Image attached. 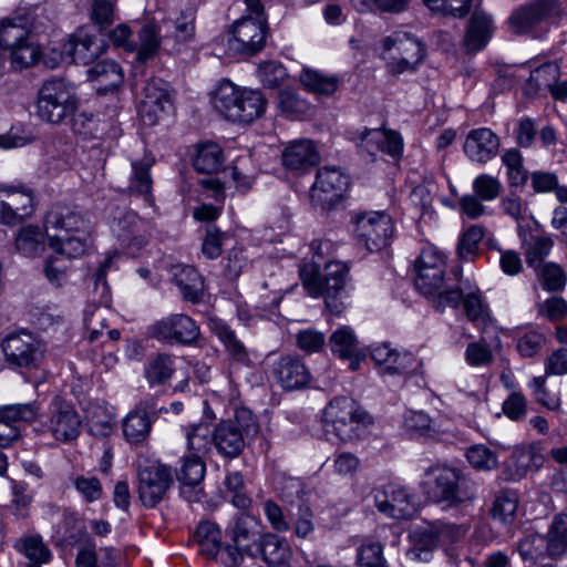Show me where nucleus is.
Returning a JSON list of instances; mask_svg holds the SVG:
<instances>
[{
    "mask_svg": "<svg viewBox=\"0 0 567 567\" xmlns=\"http://www.w3.org/2000/svg\"><path fill=\"white\" fill-rule=\"evenodd\" d=\"M445 268L416 270L415 287L425 297H434L433 305L437 310L446 307L456 308L461 303L460 288H447L444 281Z\"/></svg>",
    "mask_w": 567,
    "mask_h": 567,
    "instance_id": "12",
    "label": "nucleus"
},
{
    "mask_svg": "<svg viewBox=\"0 0 567 567\" xmlns=\"http://www.w3.org/2000/svg\"><path fill=\"white\" fill-rule=\"evenodd\" d=\"M138 498L147 508L156 507L165 497L173 484L169 466L159 462H145L138 465Z\"/></svg>",
    "mask_w": 567,
    "mask_h": 567,
    "instance_id": "9",
    "label": "nucleus"
},
{
    "mask_svg": "<svg viewBox=\"0 0 567 567\" xmlns=\"http://www.w3.org/2000/svg\"><path fill=\"white\" fill-rule=\"evenodd\" d=\"M349 267L341 261L328 262L323 270L315 262L305 264L300 268L303 287L312 297H324L326 306L333 315H340L346 309V282Z\"/></svg>",
    "mask_w": 567,
    "mask_h": 567,
    "instance_id": "1",
    "label": "nucleus"
},
{
    "mask_svg": "<svg viewBox=\"0 0 567 567\" xmlns=\"http://www.w3.org/2000/svg\"><path fill=\"white\" fill-rule=\"evenodd\" d=\"M187 447L193 455L207 453L213 447V430L208 424L198 423L189 427L186 434Z\"/></svg>",
    "mask_w": 567,
    "mask_h": 567,
    "instance_id": "51",
    "label": "nucleus"
},
{
    "mask_svg": "<svg viewBox=\"0 0 567 567\" xmlns=\"http://www.w3.org/2000/svg\"><path fill=\"white\" fill-rule=\"evenodd\" d=\"M0 190L6 199L17 212L18 217L22 221L24 218L31 216L33 213V194L27 188H17L13 186L1 187Z\"/></svg>",
    "mask_w": 567,
    "mask_h": 567,
    "instance_id": "48",
    "label": "nucleus"
},
{
    "mask_svg": "<svg viewBox=\"0 0 567 567\" xmlns=\"http://www.w3.org/2000/svg\"><path fill=\"white\" fill-rule=\"evenodd\" d=\"M171 37L168 34L162 37L161 29L154 22L144 23L137 32L136 43V60L144 63L155 58L161 48L173 53L177 50L175 44H171Z\"/></svg>",
    "mask_w": 567,
    "mask_h": 567,
    "instance_id": "21",
    "label": "nucleus"
},
{
    "mask_svg": "<svg viewBox=\"0 0 567 567\" xmlns=\"http://www.w3.org/2000/svg\"><path fill=\"white\" fill-rule=\"evenodd\" d=\"M276 489L285 502L292 504L302 497L305 484L299 478L281 476L276 482Z\"/></svg>",
    "mask_w": 567,
    "mask_h": 567,
    "instance_id": "63",
    "label": "nucleus"
},
{
    "mask_svg": "<svg viewBox=\"0 0 567 567\" xmlns=\"http://www.w3.org/2000/svg\"><path fill=\"white\" fill-rule=\"evenodd\" d=\"M386 70L392 75L413 72L425 56V45L416 37L395 31L382 41Z\"/></svg>",
    "mask_w": 567,
    "mask_h": 567,
    "instance_id": "5",
    "label": "nucleus"
},
{
    "mask_svg": "<svg viewBox=\"0 0 567 567\" xmlns=\"http://www.w3.org/2000/svg\"><path fill=\"white\" fill-rule=\"evenodd\" d=\"M171 275L184 300L193 303L202 300L204 279L197 269L188 265H174L171 268Z\"/></svg>",
    "mask_w": 567,
    "mask_h": 567,
    "instance_id": "28",
    "label": "nucleus"
},
{
    "mask_svg": "<svg viewBox=\"0 0 567 567\" xmlns=\"http://www.w3.org/2000/svg\"><path fill=\"white\" fill-rule=\"evenodd\" d=\"M89 76L99 84V90L110 92L122 85L124 75L121 66L109 60L96 62L89 70Z\"/></svg>",
    "mask_w": 567,
    "mask_h": 567,
    "instance_id": "35",
    "label": "nucleus"
},
{
    "mask_svg": "<svg viewBox=\"0 0 567 567\" xmlns=\"http://www.w3.org/2000/svg\"><path fill=\"white\" fill-rule=\"evenodd\" d=\"M205 464L198 455L183 457L182 465L176 472L182 484L199 485L204 480Z\"/></svg>",
    "mask_w": 567,
    "mask_h": 567,
    "instance_id": "55",
    "label": "nucleus"
},
{
    "mask_svg": "<svg viewBox=\"0 0 567 567\" xmlns=\"http://www.w3.org/2000/svg\"><path fill=\"white\" fill-rule=\"evenodd\" d=\"M276 380L287 390L306 386L310 381V373L305 363L295 357L286 355L274 364Z\"/></svg>",
    "mask_w": 567,
    "mask_h": 567,
    "instance_id": "27",
    "label": "nucleus"
},
{
    "mask_svg": "<svg viewBox=\"0 0 567 567\" xmlns=\"http://www.w3.org/2000/svg\"><path fill=\"white\" fill-rule=\"evenodd\" d=\"M371 357L377 364L385 365L386 372L391 374L410 373L416 367L415 360L410 353L401 354L385 343L373 347Z\"/></svg>",
    "mask_w": 567,
    "mask_h": 567,
    "instance_id": "30",
    "label": "nucleus"
},
{
    "mask_svg": "<svg viewBox=\"0 0 567 567\" xmlns=\"http://www.w3.org/2000/svg\"><path fill=\"white\" fill-rule=\"evenodd\" d=\"M70 482L89 504L100 501L103 496L102 483L96 476L73 474L70 476Z\"/></svg>",
    "mask_w": 567,
    "mask_h": 567,
    "instance_id": "52",
    "label": "nucleus"
},
{
    "mask_svg": "<svg viewBox=\"0 0 567 567\" xmlns=\"http://www.w3.org/2000/svg\"><path fill=\"white\" fill-rule=\"evenodd\" d=\"M512 461L515 466L514 478H522L527 472L540 467L544 458L534 447L526 446L516 450L512 456Z\"/></svg>",
    "mask_w": 567,
    "mask_h": 567,
    "instance_id": "53",
    "label": "nucleus"
},
{
    "mask_svg": "<svg viewBox=\"0 0 567 567\" xmlns=\"http://www.w3.org/2000/svg\"><path fill=\"white\" fill-rule=\"evenodd\" d=\"M369 414L351 398L332 399L323 411V430L341 442L360 436L362 426L370 424Z\"/></svg>",
    "mask_w": 567,
    "mask_h": 567,
    "instance_id": "4",
    "label": "nucleus"
},
{
    "mask_svg": "<svg viewBox=\"0 0 567 567\" xmlns=\"http://www.w3.org/2000/svg\"><path fill=\"white\" fill-rule=\"evenodd\" d=\"M357 565L358 567H388L381 543L365 540L358 548Z\"/></svg>",
    "mask_w": 567,
    "mask_h": 567,
    "instance_id": "56",
    "label": "nucleus"
},
{
    "mask_svg": "<svg viewBox=\"0 0 567 567\" xmlns=\"http://www.w3.org/2000/svg\"><path fill=\"white\" fill-rule=\"evenodd\" d=\"M50 413L49 429L55 440L71 442L78 437L81 420L72 404L55 398Z\"/></svg>",
    "mask_w": 567,
    "mask_h": 567,
    "instance_id": "14",
    "label": "nucleus"
},
{
    "mask_svg": "<svg viewBox=\"0 0 567 567\" xmlns=\"http://www.w3.org/2000/svg\"><path fill=\"white\" fill-rule=\"evenodd\" d=\"M359 147L370 155L380 151L396 162L403 153V140L394 131L370 130L361 136Z\"/></svg>",
    "mask_w": 567,
    "mask_h": 567,
    "instance_id": "24",
    "label": "nucleus"
},
{
    "mask_svg": "<svg viewBox=\"0 0 567 567\" xmlns=\"http://www.w3.org/2000/svg\"><path fill=\"white\" fill-rule=\"evenodd\" d=\"M494 355L484 341L471 342L465 350V360L471 367H486L493 362Z\"/></svg>",
    "mask_w": 567,
    "mask_h": 567,
    "instance_id": "62",
    "label": "nucleus"
},
{
    "mask_svg": "<svg viewBox=\"0 0 567 567\" xmlns=\"http://www.w3.org/2000/svg\"><path fill=\"white\" fill-rule=\"evenodd\" d=\"M299 79L307 91L321 96L332 95L340 84L338 76L327 75L311 69H303Z\"/></svg>",
    "mask_w": 567,
    "mask_h": 567,
    "instance_id": "38",
    "label": "nucleus"
},
{
    "mask_svg": "<svg viewBox=\"0 0 567 567\" xmlns=\"http://www.w3.org/2000/svg\"><path fill=\"white\" fill-rule=\"evenodd\" d=\"M472 187L474 194L485 202L495 200L503 188L499 179L488 174H481L475 177Z\"/></svg>",
    "mask_w": 567,
    "mask_h": 567,
    "instance_id": "60",
    "label": "nucleus"
},
{
    "mask_svg": "<svg viewBox=\"0 0 567 567\" xmlns=\"http://www.w3.org/2000/svg\"><path fill=\"white\" fill-rule=\"evenodd\" d=\"M254 551L255 554L259 553L262 556V559L268 565L272 566L286 563L290 556L289 548L285 540L270 533L260 537L254 548Z\"/></svg>",
    "mask_w": 567,
    "mask_h": 567,
    "instance_id": "36",
    "label": "nucleus"
},
{
    "mask_svg": "<svg viewBox=\"0 0 567 567\" xmlns=\"http://www.w3.org/2000/svg\"><path fill=\"white\" fill-rule=\"evenodd\" d=\"M538 313L550 321L561 320L567 316V301L554 296L537 305Z\"/></svg>",
    "mask_w": 567,
    "mask_h": 567,
    "instance_id": "64",
    "label": "nucleus"
},
{
    "mask_svg": "<svg viewBox=\"0 0 567 567\" xmlns=\"http://www.w3.org/2000/svg\"><path fill=\"white\" fill-rule=\"evenodd\" d=\"M245 445L244 427L237 421L220 422L213 430V447L226 458L238 457Z\"/></svg>",
    "mask_w": 567,
    "mask_h": 567,
    "instance_id": "20",
    "label": "nucleus"
},
{
    "mask_svg": "<svg viewBox=\"0 0 567 567\" xmlns=\"http://www.w3.org/2000/svg\"><path fill=\"white\" fill-rule=\"evenodd\" d=\"M240 96L241 100L238 106L239 116L236 122L250 123L265 112L266 100L261 92L243 89Z\"/></svg>",
    "mask_w": 567,
    "mask_h": 567,
    "instance_id": "44",
    "label": "nucleus"
},
{
    "mask_svg": "<svg viewBox=\"0 0 567 567\" xmlns=\"http://www.w3.org/2000/svg\"><path fill=\"white\" fill-rule=\"evenodd\" d=\"M155 159L152 156H144L131 163L132 172L128 177L127 190L132 195L142 196L147 204L153 203V179L151 168Z\"/></svg>",
    "mask_w": 567,
    "mask_h": 567,
    "instance_id": "29",
    "label": "nucleus"
},
{
    "mask_svg": "<svg viewBox=\"0 0 567 567\" xmlns=\"http://www.w3.org/2000/svg\"><path fill=\"white\" fill-rule=\"evenodd\" d=\"M30 35L29 30L21 23L4 21L0 25V47L12 50Z\"/></svg>",
    "mask_w": 567,
    "mask_h": 567,
    "instance_id": "58",
    "label": "nucleus"
},
{
    "mask_svg": "<svg viewBox=\"0 0 567 567\" xmlns=\"http://www.w3.org/2000/svg\"><path fill=\"white\" fill-rule=\"evenodd\" d=\"M1 348L6 362L13 369L37 368L44 354L41 341L27 331L9 334Z\"/></svg>",
    "mask_w": 567,
    "mask_h": 567,
    "instance_id": "11",
    "label": "nucleus"
},
{
    "mask_svg": "<svg viewBox=\"0 0 567 567\" xmlns=\"http://www.w3.org/2000/svg\"><path fill=\"white\" fill-rule=\"evenodd\" d=\"M14 247L24 257L35 258L45 249V234L39 226H23L14 237Z\"/></svg>",
    "mask_w": 567,
    "mask_h": 567,
    "instance_id": "34",
    "label": "nucleus"
},
{
    "mask_svg": "<svg viewBox=\"0 0 567 567\" xmlns=\"http://www.w3.org/2000/svg\"><path fill=\"white\" fill-rule=\"evenodd\" d=\"M357 240L369 251H379L390 245L394 227L385 212L357 214L353 218Z\"/></svg>",
    "mask_w": 567,
    "mask_h": 567,
    "instance_id": "7",
    "label": "nucleus"
},
{
    "mask_svg": "<svg viewBox=\"0 0 567 567\" xmlns=\"http://www.w3.org/2000/svg\"><path fill=\"white\" fill-rule=\"evenodd\" d=\"M39 414L40 405L37 401L0 405V416L2 420H7L14 425L32 423L38 419Z\"/></svg>",
    "mask_w": 567,
    "mask_h": 567,
    "instance_id": "45",
    "label": "nucleus"
},
{
    "mask_svg": "<svg viewBox=\"0 0 567 567\" xmlns=\"http://www.w3.org/2000/svg\"><path fill=\"white\" fill-rule=\"evenodd\" d=\"M194 540L199 547V553L207 559L217 557L221 545V532L216 524L203 522L197 526Z\"/></svg>",
    "mask_w": 567,
    "mask_h": 567,
    "instance_id": "39",
    "label": "nucleus"
},
{
    "mask_svg": "<svg viewBox=\"0 0 567 567\" xmlns=\"http://www.w3.org/2000/svg\"><path fill=\"white\" fill-rule=\"evenodd\" d=\"M215 331L219 340L225 344L233 362L244 367L251 365L252 362L247 348L228 326L217 324Z\"/></svg>",
    "mask_w": 567,
    "mask_h": 567,
    "instance_id": "42",
    "label": "nucleus"
},
{
    "mask_svg": "<svg viewBox=\"0 0 567 567\" xmlns=\"http://www.w3.org/2000/svg\"><path fill=\"white\" fill-rule=\"evenodd\" d=\"M49 238L50 246L58 255L66 256L68 258H76L82 256L89 247V228L68 235H52L49 236Z\"/></svg>",
    "mask_w": 567,
    "mask_h": 567,
    "instance_id": "33",
    "label": "nucleus"
},
{
    "mask_svg": "<svg viewBox=\"0 0 567 567\" xmlns=\"http://www.w3.org/2000/svg\"><path fill=\"white\" fill-rule=\"evenodd\" d=\"M554 8V0H536L512 13L508 20L509 28L515 34L527 33L532 28L546 20Z\"/></svg>",
    "mask_w": 567,
    "mask_h": 567,
    "instance_id": "23",
    "label": "nucleus"
},
{
    "mask_svg": "<svg viewBox=\"0 0 567 567\" xmlns=\"http://www.w3.org/2000/svg\"><path fill=\"white\" fill-rule=\"evenodd\" d=\"M151 337L181 344H192L199 338L196 322L187 315L175 313L157 320L150 327Z\"/></svg>",
    "mask_w": 567,
    "mask_h": 567,
    "instance_id": "13",
    "label": "nucleus"
},
{
    "mask_svg": "<svg viewBox=\"0 0 567 567\" xmlns=\"http://www.w3.org/2000/svg\"><path fill=\"white\" fill-rule=\"evenodd\" d=\"M106 44L84 30L73 33L65 45V51L76 64L94 63L105 51Z\"/></svg>",
    "mask_w": 567,
    "mask_h": 567,
    "instance_id": "25",
    "label": "nucleus"
},
{
    "mask_svg": "<svg viewBox=\"0 0 567 567\" xmlns=\"http://www.w3.org/2000/svg\"><path fill=\"white\" fill-rule=\"evenodd\" d=\"M465 456L470 465L480 472H489L498 466L497 453L483 444L470 446Z\"/></svg>",
    "mask_w": 567,
    "mask_h": 567,
    "instance_id": "50",
    "label": "nucleus"
},
{
    "mask_svg": "<svg viewBox=\"0 0 567 567\" xmlns=\"http://www.w3.org/2000/svg\"><path fill=\"white\" fill-rule=\"evenodd\" d=\"M411 548L409 555L414 560L429 561L433 551L439 547L429 525L414 528L410 533Z\"/></svg>",
    "mask_w": 567,
    "mask_h": 567,
    "instance_id": "37",
    "label": "nucleus"
},
{
    "mask_svg": "<svg viewBox=\"0 0 567 567\" xmlns=\"http://www.w3.org/2000/svg\"><path fill=\"white\" fill-rule=\"evenodd\" d=\"M499 147L498 135L491 128L480 127L468 132L463 151L471 162L484 165L496 157Z\"/></svg>",
    "mask_w": 567,
    "mask_h": 567,
    "instance_id": "15",
    "label": "nucleus"
},
{
    "mask_svg": "<svg viewBox=\"0 0 567 567\" xmlns=\"http://www.w3.org/2000/svg\"><path fill=\"white\" fill-rule=\"evenodd\" d=\"M493 34V21L482 11H475L468 20L462 47L468 54L483 50Z\"/></svg>",
    "mask_w": 567,
    "mask_h": 567,
    "instance_id": "26",
    "label": "nucleus"
},
{
    "mask_svg": "<svg viewBox=\"0 0 567 567\" xmlns=\"http://www.w3.org/2000/svg\"><path fill=\"white\" fill-rule=\"evenodd\" d=\"M329 346L332 353L340 359H351L358 350V340L353 330L343 326L332 332L329 338Z\"/></svg>",
    "mask_w": 567,
    "mask_h": 567,
    "instance_id": "46",
    "label": "nucleus"
},
{
    "mask_svg": "<svg viewBox=\"0 0 567 567\" xmlns=\"http://www.w3.org/2000/svg\"><path fill=\"white\" fill-rule=\"evenodd\" d=\"M243 89L237 87L230 81H223L214 91L212 103L214 109L226 120L236 122L239 116L238 106L241 100Z\"/></svg>",
    "mask_w": 567,
    "mask_h": 567,
    "instance_id": "31",
    "label": "nucleus"
},
{
    "mask_svg": "<svg viewBox=\"0 0 567 567\" xmlns=\"http://www.w3.org/2000/svg\"><path fill=\"white\" fill-rule=\"evenodd\" d=\"M79 107L75 87L61 78L47 80L41 85L37 97V115L51 124L64 123L74 117Z\"/></svg>",
    "mask_w": 567,
    "mask_h": 567,
    "instance_id": "3",
    "label": "nucleus"
},
{
    "mask_svg": "<svg viewBox=\"0 0 567 567\" xmlns=\"http://www.w3.org/2000/svg\"><path fill=\"white\" fill-rule=\"evenodd\" d=\"M546 539L538 534H530L522 538L517 544V550L523 560H534L543 556L545 550Z\"/></svg>",
    "mask_w": 567,
    "mask_h": 567,
    "instance_id": "61",
    "label": "nucleus"
},
{
    "mask_svg": "<svg viewBox=\"0 0 567 567\" xmlns=\"http://www.w3.org/2000/svg\"><path fill=\"white\" fill-rule=\"evenodd\" d=\"M171 44H175L177 50L181 51V45L193 40L195 35V24L193 17L179 16L175 21L171 22Z\"/></svg>",
    "mask_w": 567,
    "mask_h": 567,
    "instance_id": "59",
    "label": "nucleus"
},
{
    "mask_svg": "<svg viewBox=\"0 0 567 567\" xmlns=\"http://www.w3.org/2000/svg\"><path fill=\"white\" fill-rule=\"evenodd\" d=\"M16 548L23 554L30 561L35 564H47L52 558V553L49 547L43 543L42 537L39 535H30L21 537Z\"/></svg>",
    "mask_w": 567,
    "mask_h": 567,
    "instance_id": "47",
    "label": "nucleus"
},
{
    "mask_svg": "<svg viewBox=\"0 0 567 567\" xmlns=\"http://www.w3.org/2000/svg\"><path fill=\"white\" fill-rule=\"evenodd\" d=\"M437 546H449L463 539L468 530L464 524H455L444 520H434L429 523Z\"/></svg>",
    "mask_w": 567,
    "mask_h": 567,
    "instance_id": "49",
    "label": "nucleus"
},
{
    "mask_svg": "<svg viewBox=\"0 0 567 567\" xmlns=\"http://www.w3.org/2000/svg\"><path fill=\"white\" fill-rule=\"evenodd\" d=\"M432 11L453 18H464L473 6V0H422Z\"/></svg>",
    "mask_w": 567,
    "mask_h": 567,
    "instance_id": "57",
    "label": "nucleus"
},
{
    "mask_svg": "<svg viewBox=\"0 0 567 567\" xmlns=\"http://www.w3.org/2000/svg\"><path fill=\"white\" fill-rule=\"evenodd\" d=\"M349 185L350 178L340 167L324 166L319 168L316 181L310 188L312 205L323 212L334 209L341 203Z\"/></svg>",
    "mask_w": 567,
    "mask_h": 567,
    "instance_id": "6",
    "label": "nucleus"
},
{
    "mask_svg": "<svg viewBox=\"0 0 567 567\" xmlns=\"http://www.w3.org/2000/svg\"><path fill=\"white\" fill-rule=\"evenodd\" d=\"M143 94L138 114L145 124L155 125L172 107L169 93L162 81L152 80L145 84Z\"/></svg>",
    "mask_w": 567,
    "mask_h": 567,
    "instance_id": "17",
    "label": "nucleus"
},
{
    "mask_svg": "<svg viewBox=\"0 0 567 567\" xmlns=\"http://www.w3.org/2000/svg\"><path fill=\"white\" fill-rule=\"evenodd\" d=\"M426 475L433 480L427 483L429 498L444 508L467 507L477 497V485L468 473L457 467L443 466L427 468Z\"/></svg>",
    "mask_w": 567,
    "mask_h": 567,
    "instance_id": "2",
    "label": "nucleus"
},
{
    "mask_svg": "<svg viewBox=\"0 0 567 567\" xmlns=\"http://www.w3.org/2000/svg\"><path fill=\"white\" fill-rule=\"evenodd\" d=\"M224 163L221 147L213 142L199 144L193 159L194 168L202 174H215Z\"/></svg>",
    "mask_w": 567,
    "mask_h": 567,
    "instance_id": "40",
    "label": "nucleus"
},
{
    "mask_svg": "<svg viewBox=\"0 0 567 567\" xmlns=\"http://www.w3.org/2000/svg\"><path fill=\"white\" fill-rule=\"evenodd\" d=\"M267 19L241 18L233 25L227 40L230 55H255L266 44Z\"/></svg>",
    "mask_w": 567,
    "mask_h": 567,
    "instance_id": "8",
    "label": "nucleus"
},
{
    "mask_svg": "<svg viewBox=\"0 0 567 567\" xmlns=\"http://www.w3.org/2000/svg\"><path fill=\"white\" fill-rule=\"evenodd\" d=\"M318 162L319 154L311 141L292 142L282 153V164L292 171L307 169Z\"/></svg>",
    "mask_w": 567,
    "mask_h": 567,
    "instance_id": "32",
    "label": "nucleus"
},
{
    "mask_svg": "<svg viewBox=\"0 0 567 567\" xmlns=\"http://www.w3.org/2000/svg\"><path fill=\"white\" fill-rule=\"evenodd\" d=\"M157 413L156 400L150 398L141 401L124 419L122 427L125 439L132 444L144 442L150 435L152 416Z\"/></svg>",
    "mask_w": 567,
    "mask_h": 567,
    "instance_id": "19",
    "label": "nucleus"
},
{
    "mask_svg": "<svg viewBox=\"0 0 567 567\" xmlns=\"http://www.w3.org/2000/svg\"><path fill=\"white\" fill-rule=\"evenodd\" d=\"M374 504L379 512L395 519L410 518L414 513L412 496L403 487L386 486L374 491Z\"/></svg>",
    "mask_w": 567,
    "mask_h": 567,
    "instance_id": "18",
    "label": "nucleus"
},
{
    "mask_svg": "<svg viewBox=\"0 0 567 567\" xmlns=\"http://www.w3.org/2000/svg\"><path fill=\"white\" fill-rule=\"evenodd\" d=\"M518 506V495L513 489H503L495 495L492 504L491 515L493 519L502 524H511Z\"/></svg>",
    "mask_w": 567,
    "mask_h": 567,
    "instance_id": "43",
    "label": "nucleus"
},
{
    "mask_svg": "<svg viewBox=\"0 0 567 567\" xmlns=\"http://www.w3.org/2000/svg\"><path fill=\"white\" fill-rule=\"evenodd\" d=\"M45 228L48 231H60L58 235H68L83 231L84 228H89V223L75 206L59 203L47 213Z\"/></svg>",
    "mask_w": 567,
    "mask_h": 567,
    "instance_id": "22",
    "label": "nucleus"
},
{
    "mask_svg": "<svg viewBox=\"0 0 567 567\" xmlns=\"http://www.w3.org/2000/svg\"><path fill=\"white\" fill-rule=\"evenodd\" d=\"M113 235L127 247L141 248L146 244L142 234L143 220L132 210L123 207L115 208L110 221Z\"/></svg>",
    "mask_w": 567,
    "mask_h": 567,
    "instance_id": "16",
    "label": "nucleus"
},
{
    "mask_svg": "<svg viewBox=\"0 0 567 567\" xmlns=\"http://www.w3.org/2000/svg\"><path fill=\"white\" fill-rule=\"evenodd\" d=\"M262 526L255 516L241 513L238 515L229 529L235 548L227 546L225 564L229 567H237L244 561L241 550L247 553L252 560L254 548L261 537Z\"/></svg>",
    "mask_w": 567,
    "mask_h": 567,
    "instance_id": "10",
    "label": "nucleus"
},
{
    "mask_svg": "<svg viewBox=\"0 0 567 567\" xmlns=\"http://www.w3.org/2000/svg\"><path fill=\"white\" fill-rule=\"evenodd\" d=\"M10 51L12 64L20 69L34 65L41 56L40 47L31 35Z\"/></svg>",
    "mask_w": 567,
    "mask_h": 567,
    "instance_id": "54",
    "label": "nucleus"
},
{
    "mask_svg": "<svg viewBox=\"0 0 567 567\" xmlns=\"http://www.w3.org/2000/svg\"><path fill=\"white\" fill-rule=\"evenodd\" d=\"M174 360L167 353H157L151 357L145 365L144 373L150 385H161L169 380L174 373Z\"/></svg>",
    "mask_w": 567,
    "mask_h": 567,
    "instance_id": "41",
    "label": "nucleus"
}]
</instances>
